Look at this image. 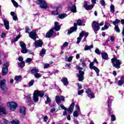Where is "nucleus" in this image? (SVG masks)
<instances>
[{"label": "nucleus", "instance_id": "obj_1", "mask_svg": "<svg viewBox=\"0 0 124 124\" xmlns=\"http://www.w3.org/2000/svg\"><path fill=\"white\" fill-rule=\"evenodd\" d=\"M0 88L4 95H7V91L8 87L6 85V80L5 79H1L0 81Z\"/></svg>", "mask_w": 124, "mask_h": 124}, {"label": "nucleus", "instance_id": "obj_2", "mask_svg": "<svg viewBox=\"0 0 124 124\" xmlns=\"http://www.w3.org/2000/svg\"><path fill=\"white\" fill-rule=\"evenodd\" d=\"M44 95V92H43V91H38V90H35L33 93V99L34 102H37L38 101V96L42 97Z\"/></svg>", "mask_w": 124, "mask_h": 124}, {"label": "nucleus", "instance_id": "obj_3", "mask_svg": "<svg viewBox=\"0 0 124 124\" xmlns=\"http://www.w3.org/2000/svg\"><path fill=\"white\" fill-rule=\"evenodd\" d=\"M111 62L113 67L117 69L121 67V64H122V61L121 60H118L116 58H113L111 59Z\"/></svg>", "mask_w": 124, "mask_h": 124}, {"label": "nucleus", "instance_id": "obj_4", "mask_svg": "<svg viewBox=\"0 0 124 124\" xmlns=\"http://www.w3.org/2000/svg\"><path fill=\"white\" fill-rule=\"evenodd\" d=\"M76 67L77 69L79 70V75L78 76V81H79L80 82H82V81L84 80V75L85 74V73L84 72V71H82V70H83V68L79 67V65H77Z\"/></svg>", "mask_w": 124, "mask_h": 124}, {"label": "nucleus", "instance_id": "obj_5", "mask_svg": "<svg viewBox=\"0 0 124 124\" xmlns=\"http://www.w3.org/2000/svg\"><path fill=\"white\" fill-rule=\"evenodd\" d=\"M36 2L37 4H40V8L43 9H47L48 8V5L44 0H37Z\"/></svg>", "mask_w": 124, "mask_h": 124}, {"label": "nucleus", "instance_id": "obj_6", "mask_svg": "<svg viewBox=\"0 0 124 124\" xmlns=\"http://www.w3.org/2000/svg\"><path fill=\"white\" fill-rule=\"evenodd\" d=\"M7 105L11 111H15L18 107V104L15 102H9L7 103Z\"/></svg>", "mask_w": 124, "mask_h": 124}, {"label": "nucleus", "instance_id": "obj_7", "mask_svg": "<svg viewBox=\"0 0 124 124\" xmlns=\"http://www.w3.org/2000/svg\"><path fill=\"white\" fill-rule=\"evenodd\" d=\"M8 66H9V62H6L3 65L2 68V75L5 76L8 73Z\"/></svg>", "mask_w": 124, "mask_h": 124}, {"label": "nucleus", "instance_id": "obj_8", "mask_svg": "<svg viewBox=\"0 0 124 124\" xmlns=\"http://www.w3.org/2000/svg\"><path fill=\"white\" fill-rule=\"evenodd\" d=\"M92 29L94 31L95 33H97V31L100 30L99 27V23L98 22L94 21L92 22Z\"/></svg>", "mask_w": 124, "mask_h": 124}, {"label": "nucleus", "instance_id": "obj_9", "mask_svg": "<svg viewBox=\"0 0 124 124\" xmlns=\"http://www.w3.org/2000/svg\"><path fill=\"white\" fill-rule=\"evenodd\" d=\"M86 93L87 94L88 97L90 98H94V93L92 92V90L90 88L86 89Z\"/></svg>", "mask_w": 124, "mask_h": 124}, {"label": "nucleus", "instance_id": "obj_10", "mask_svg": "<svg viewBox=\"0 0 124 124\" xmlns=\"http://www.w3.org/2000/svg\"><path fill=\"white\" fill-rule=\"evenodd\" d=\"M94 5H88V2L85 1L84 4L83 5V7H84L85 9L86 10H91L93 8Z\"/></svg>", "mask_w": 124, "mask_h": 124}, {"label": "nucleus", "instance_id": "obj_11", "mask_svg": "<svg viewBox=\"0 0 124 124\" xmlns=\"http://www.w3.org/2000/svg\"><path fill=\"white\" fill-rule=\"evenodd\" d=\"M34 46L35 48H38V47H42V45H43V43L40 40L35 41L33 43Z\"/></svg>", "mask_w": 124, "mask_h": 124}, {"label": "nucleus", "instance_id": "obj_12", "mask_svg": "<svg viewBox=\"0 0 124 124\" xmlns=\"http://www.w3.org/2000/svg\"><path fill=\"white\" fill-rule=\"evenodd\" d=\"M74 27H71L70 30L68 31V34H71L72 32H74V31H76L77 30V24L74 23Z\"/></svg>", "mask_w": 124, "mask_h": 124}, {"label": "nucleus", "instance_id": "obj_13", "mask_svg": "<svg viewBox=\"0 0 124 124\" xmlns=\"http://www.w3.org/2000/svg\"><path fill=\"white\" fill-rule=\"evenodd\" d=\"M56 102L58 105L61 104L62 103V101L61 100H62V101H64V97L63 96H56Z\"/></svg>", "mask_w": 124, "mask_h": 124}, {"label": "nucleus", "instance_id": "obj_14", "mask_svg": "<svg viewBox=\"0 0 124 124\" xmlns=\"http://www.w3.org/2000/svg\"><path fill=\"white\" fill-rule=\"evenodd\" d=\"M29 36L33 40H36V32L32 31L29 34Z\"/></svg>", "mask_w": 124, "mask_h": 124}, {"label": "nucleus", "instance_id": "obj_15", "mask_svg": "<svg viewBox=\"0 0 124 124\" xmlns=\"http://www.w3.org/2000/svg\"><path fill=\"white\" fill-rule=\"evenodd\" d=\"M54 33V29H50L46 34V37L49 38L53 35Z\"/></svg>", "mask_w": 124, "mask_h": 124}, {"label": "nucleus", "instance_id": "obj_16", "mask_svg": "<svg viewBox=\"0 0 124 124\" xmlns=\"http://www.w3.org/2000/svg\"><path fill=\"white\" fill-rule=\"evenodd\" d=\"M74 106H75V103H72L71 104L69 108L67 109V111L69 114H71V113L73 112V110L74 109Z\"/></svg>", "mask_w": 124, "mask_h": 124}, {"label": "nucleus", "instance_id": "obj_17", "mask_svg": "<svg viewBox=\"0 0 124 124\" xmlns=\"http://www.w3.org/2000/svg\"><path fill=\"white\" fill-rule=\"evenodd\" d=\"M19 113L22 116L26 115V108L24 107H21L19 108Z\"/></svg>", "mask_w": 124, "mask_h": 124}, {"label": "nucleus", "instance_id": "obj_18", "mask_svg": "<svg viewBox=\"0 0 124 124\" xmlns=\"http://www.w3.org/2000/svg\"><path fill=\"white\" fill-rule=\"evenodd\" d=\"M124 83V77H122L120 78V80H119L117 82L118 85L120 87H122Z\"/></svg>", "mask_w": 124, "mask_h": 124}, {"label": "nucleus", "instance_id": "obj_19", "mask_svg": "<svg viewBox=\"0 0 124 124\" xmlns=\"http://www.w3.org/2000/svg\"><path fill=\"white\" fill-rule=\"evenodd\" d=\"M11 15L13 17V20L14 21H18V17H17V15L15 14L14 12H11Z\"/></svg>", "mask_w": 124, "mask_h": 124}, {"label": "nucleus", "instance_id": "obj_20", "mask_svg": "<svg viewBox=\"0 0 124 124\" xmlns=\"http://www.w3.org/2000/svg\"><path fill=\"white\" fill-rule=\"evenodd\" d=\"M62 81L64 85V86H67L68 85V80H67V78H63Z\"/></svg>", "mask_w": 124, "mask_h": 124}, {"label": "nucleus", "instance_id": "obj_21", "mask_svg": "<svg viewBox=\"0 0 124 124\" xmlns=\"http://www.w3.org/2000/svg\"><path fill=\"white\" fill-rule=\"evenodd\" d=\"M101 55L103 60H107L108 59V54L106 52L101 53Z\"/></svg>", "mask_w": 124, "mask_h": 124}, {"label": "nucleus", "instance_id": "obj_22", "mask_svg": "<svg viewBox=\"0 0 124 124\" xmlns=\"http://www.w3.org/2000/svg\"><path fill=\"white\" fill-rule=\"evenodd\" d=\"M31 72L32 74H34H34H36V73L39 72V70L38 68L34 67L31 70Z\"/></svg>", "mask_w": 124, "mask_h": 124}, {"label": "nucleus", "instance_id": "obj_23", "mask_svg": "<svg viewBox=\"0 0 124 124\" xmlns=\"http://www.w3.org/2000/svg\"><path fill=\"white\" fill-rule=\"evenodd\" d=\"M55 31H60L61 29V27H60V26L59 25V22H55V27H54Z\"/></svg>", "mask_w": 124, "mask_h": 124}, {"label": "nucleus", "instance_id": "obj_24", "mask_svg": "<svg viewBox=\"0 0 124 124\" xmlns=\"http://www.w3.org/2000/svg\"><path fill=\"white\" fill-rule=\"evenodd\" d=\"M83 33H80L79 34V37H78L77 38V43L78 44H79V43L80 42L81 40H82V38H83Z\"/></svg>", "mask_w": 124, "mask_h": 124}, {"label": "nucleus", "instance_id": "obj_25", "mask_svg": "<svg viewBox=\"0 0 124 124\" xmlns=\"http://www.w3.org/2000/svg\"><path fill=\"white\" fill-rule=\"evenodd\" d=\"M4 22V25L6 28V30H9V22L6 21V20H3Z\"/></svg>", "mask_w": 124, "mask_h": 124}, {"label": "nucleus", "instance_id": "obj_26", "mask_svg": "<svg viewBox=\"0 0 124 124\" xmlns=\"http://www.w3.org/2000/svg\"><path fill=\"white\" fill-rule=\"evenodd\" d=\"M89 66L90 69H93V70H96L97 68V67H96L95 66H93V62H90L89 64Z\"/></svg>", "mask_w": 124, "mask_h": 124}, {"label": "nucleus", "instance_id": "obj_27", "mask_svg": "<svg viewBox=\"0 0 124 124\" xmlns=\"http://www.w3.org/2000/svg\"><path fill=\"white\" fill-rule=\"evenodd\" d=\"M67 16V15H66V14H61L58 16V18H59V19H64Z\"/></svg>", "mask_w": 124, "mask_h": 124}, {"label": "nucleus", "instance_id": "obj_28", "mask_svg": "<svg viewBox=\"0 0 124 124\" xmlns=\"http://www.w3.org/2000/svg\"><path fill=\"white\" fill-rule=\"evenodd\" d=\"M77 8H76V5H74L73 6H72V7L71 8V11H72V12H73L74 13H76V12H77Z\"/></svg>", "mask_w": 124, "mask_h": 124}, {"label": "nucleus", "instance_id": "obj_29", "mask_svg": "<svg viewBox=\"0 0 124 124\" xmlns=\"http://www.w3.org/2000/svg\"><path fill=\"white\" fill-rule=\"evenodd\" d=\"M80 62H81V65L82 67H84V66L87 65V64H86V60L84 59H81Z\"/></svg>", "mask_w": 124, "mask_h": 124}, {"label": "nucleus", "instance_id": "obj_30", "mask_svg": "<svg viewBox=\"0 0 124 124\" xmlns=\"http://www.w3.org/2000/svg\"><path fill=\"white\" fill-rule=\"evenodd\" d=\"M46 53V50H45V49H43L41 53H40V56L41 57H44Z\"/></svg>", "mask_w": 124, "mask_h": 124}, {"label": "nucleus", "instance_id": "obj_31", "mask_svg": "<svg viewBox=\"0 0 124 124\" xmlns=\"http://www.w3.org/2000/svg\"><path fill=\"white\" fill-rule=\"evenodd\" d=\"M110 12H111L112 13H114V12H115V6H114V5H110Z\"/></svg>", "mask_w": 124, "mask_h": 124}, {"label": "nucleus", "instance_id": "obj_32", "mask_svg": "<svg viewBox=\"0 0 124 124\" xmlns=\"http://www.w3.org/2000/svg\"><path fill=\"white\" fill-rule=\"evenodd\" d=\"M34 76L35 78H40L41 77H42V75L41 74L37 73L34 75Z\"/></svg>", "mask_w": 124, "mask_h": 124}, {"label": "nucleus", "instance_id": "obj_33", "mask_svg": "<svg viewBox=\"0 0 124 124\" xmlns=\"http://www.w3.org/2000/svg\"><path fill=\"white\" fill-rule=\"evenodd\" d=\"M29 50H27V47H24L21 50V53H22V54H27Z\"/></svg>", "mask_w": 124, "mask_h": 124}, {"label": "nucleus", "instance_id": "obj_34", "mask_svg": "<svg viewBox=\"0 0 124 124\" xmlns=\"http://www.w3.org/2000/svg\"><path fill=\"white\" fill-rule=\"evenodd\" d=\"M11 124H19L20 122L18 121V120L15 119L11 122Z\"/></svg>", "mask_w": 124, "mask_h": 124}, {"label": "nucleus", "instance_id": "obj_35", "mask_svg": "<svg viewBox=\"0 0 124 124\" xmlns=\"http://www.w3.org/2000/svg\"><path fill=\"white\" fill-rule=\"evenodd\" d=\"M80 111H78L77 110H76L74 112V113H73V116L75 117H78V116H79V113Z\"/></svg>", "mask_w": 124, "mask_h": 124}, {"label": "nucleus", "instance_id": "obj_36", "mask_svg": "<svg viewBox=\"0 0 124 124\" xmlns=\"http://www.w3.org/2000/svg\"><path fill=\"white\" fill-rule=\"evenodd\" d=\"M20 47L23 49V48H26L27 46H26V44L23 42H20Z\"/></svg>", "mask_w": 124, "mask_h": 124}, {"label": "nucleus", "instance_id": "obj_37", "mask_svg": "<svg viewBox=\"0 0 124 124\" xmlns=\"http://www.w3.org/2000/svg\"><path fill=\"white\" fill-rule=\"evenodd\" d=\"M12 2H13L14 6H15V7H18V6H19V5L18 4V3H17V2H16V1H15V0H11Z\"/></svg>", "mask_w": 124, "mask_h": 124}, {"label": "nucleus", "instance_id": "obj_38", "mask_svg": "<svg viewBox=\"0 0 124 124\" xmlns=\"http://www.w3.org/2000/svg\"><path fill=\"white\" fill-rule=\"evenodd\" d=\"M121 22V20L116 19L114 21H113L112 23L114 25V26H116L117 24H119Z\"/></svg>", "mask_w": 124, "mask_h": 124}, {"label": "nucleus", "instance_id": "obj_39", "mask_svg": "<svg viewBox=\"0 0 124 124\" xmlns=\"http://www.w3.org/2000/svg\"><path fill=\"white\" fill-rule=\"evenodd\" d=\"M93 48V46H87L85 47L84 50L85 51H87L88 50H90V49H92Z\"/></svg>", "mask_w": 124, "mask_h": 124}, {"label": "nucleus", "instance_id": "obj_40", "mask_svg": "<svg viewBox=\"0 0 124 124\" xmlns=\"http://www.w3.org/2000/svg\"><path fill=\"white\" fill-rule=\"evenodd\" d=\"M25 98H26L27 101L29 102V103H31V96H27L25 97Z\"/></svg>", "mask_w": 124, "mask_h": 124}, {"label": "nucleus", "instance_id": "obj_41", "mask_svg": "<svg viewBox=\"0 0 124 124\" xmlns=\"http://www.w3.org/2000/svg\"><path fill=\"white\" fill-rule=\"evenodd\" d=\"M114 30H115V31H116V32L119 33L120 31V28H119V26H118L117 25H115Z\"/></svg>", "mask_w": 124, "mask_h": 124}, {"label": "nucleus", "instance_id": "obj_42", "mask_svg": "<svg viewBox=\"0 0 124 124\" xmlns=\"http://www.w3.org/2000/svg\"><path fill=\"white\" fill-rule=\"evenodd\" d=\"M52 15H58V8H56V11H52L51 12Z\"/></svg>", "mask_w": 124, "mask_h": 124}, {"label": "nucleus", "instance_id": "obj_43", "mask_svg": "<svg viewBox=\"0 0 124 124\" xmlns=\"http://www.w3.org/2000/svg\"><path fill=\"white\" fill-rule=\"evenodd\" d=\"M18 66L19 67H24V66H25V61H23L22 62L19 63L18 64Z\"/></svg>", "mask_w": 124, "mask_h": 124}, {"label": "nucleus", "instance_id": "obj_44", "mask_svg": "<svg viewBox=\"0 0 124 124\" xmlns=\"http://www.w3.org/2000/svg\"><path fill=\"white\" fill-rule=\"evenodd\" d=\"M22 78V77L21 76H17L15 77V80L16 81H20V79Z\"/></svg>", "mask_w": 124, "mask_h": 124}, {"label": "nucleus", "instance_id": "obj_45", "mask_svg": "<svg viewBox=\"0 0 124 124\" xmlns=\"http://www.w3.org/2000/svg\"><path fill=\"white\" fill-rule=\"evenodd\" d=\"M68 46V43H67V42L64 43L62 46V50H63V49H64V47H66V46Z\"/></svg>", "mask_w": 124, "mask_h": 124}, {"label": "nucleus", "instance_id": "obj_46", "mask_svg": "<svg viewBox=\"0 0 124 124\" xmlns=\"http://www.w3.org/2000/svg\"><path fill=\"white\" fill-rule=\"evenodd\" d=\"M51 102V99L49 97H46V104H49Z\"/></svg>", "mask_w": 124, "mask_h": 124}, {"label": "nucleus", "instance_id": "obj_47", "mask_svg": "<svg viewBox=\"0 0 124 124\" xmlns=\"http://www.w3.org/2000/svg\"><path fill=\"white\" fill-rule=\"evenodd\" d=\"M32 61V59L31 58H27L25 60L26 62H27V63H29V62H31Z\"/></svg>", "mask_w": 124, "mask_h": 124}, {"label": "nucleus", "instance_id": "obj_48", "mask_svg": "<svg viewBox=\"0 0 124 124\" xmlns=\"http://www.w3.org/2000/svg\"><path fill=\"white\" fill-rule=\"evenodd\" d=\"M43 119L45 123H47V121H48V116L46 115L43 118Z\"/></svg>", "mask_w": 124, "mask_h": 124}, {"label": "nucleus", "instance_id": "obj_49", "mask_svg": "<svg viewBox=\"0 0 124 124\" xmlns=\"http://www.w3.org/2000/svg\"><path fill=\"white\" fill-rule=\"evenodd\" d=\"M25 30H26L25 32H26L27 33L30 34L31 33L30 32V31H31V30L29 27H26Z\"/></svg>", "mask_w": 124, "mask_h": 124}, {"label": "nucleus", "instance_id": "obj_50", "mask_svg": "<svg viewBox=\"0 0 124 124\" xmlns=\"http://www.w3.org/2000/svg\"><path fill=\"white\" fill-rule=\"evenodd\" d=\"M34 83V80H31L29 84V87H31V86H33V83Z\"/></svg>", "mask_w": 124, "mask_h": 124}, {"label": "nucleus", "instance_id": "obj_51", "mask_svg": "<svg viewBox=\"0 0 124 124\" xmlns=\"http://www.w3.org/2000/svg\"><path fill=\"white\" fill-rule=\"evenodd\" d=\"M82 93H84V90H81L78 91V95H81V94H82Z\"/></svg>", "mask_w": 124, "mask_h": 124}, {"label": "nucleus", "instance_id": "obj_52", "mask_svg": "<svg viewBox=\"0 0 124 124\" xmlns=\"http://www.w3.org/2000/svg\"><path fill=\"white\" fill-rule=\"evenodd\" d=\"M77 25H78V26H82V20H81V19H78L77 21Z\"/></svg>", "mask_w": 124, "mask_h": 124}, {"label": "nucleus", "instance_id": "obj_53", "mask_svg": "<svg viewBox=\"0 0 124 124\" xmlns=\"http://www.w3.org/2000/svg\"><path fill=\"white\" fill-rule=\"evenodd\" d=\"M83 33V36H84H84H85V37H87V36L88 35H89V33L84 32V31H82L81 32H80V33Z\"/></svg>", "mask_w": 124, "mask_h": 124}, {"label": "nucleus", "instance_id": "obj_54", "mask_svg": "<svg viewBox=\"0 0 124 124\" xmlns=\"http://www.w3.org/2000/svg\"><path fill=\"white\" fill-rule=\"evenodd\" d=\"M108 28L109 27H108L107 25H105L104 27L102 28V31H105V30H107V29H108Z\"/></svg>", "mask_w": 124, "mask_h": 124}, {"label": "nucleus", "instance_id": "obj_55", "mask_svg": "<svg viewBox=\"0 0 124 124\" xmlns=\"http://www.w3.org/2000/svg\"><path fill=\"white\" fill-rule=\"evenodd\" d=\"M73 59V56H70L68 59L67 60L66 62H71V61H72V59Z\"/></svg>", "mask_w": 124, "mask_h": 124}, {"label": "nucleus", "instance_id": "obj_56", "mask_svg": "<svg viewBox=\"0 0 124 124\" xmlns=\"http://www.w3.org/2000/svg\"><path fill=\"white\" fill-rule=\"evenodd\" d=\"M108 110H110V108H111V105L112 104V103L111 102V101H108Z\"/></svg>", "mask_w": 124, "mask_h": 124}, {"label": "nucleus", "instance_id": "obj_57", "mask_svg": "<svg viewBox=\"0 0 124 124\" xmlns=\"http://www.w3.org/2000/svg\"><path fill=\"white\" fill-rule=\"evenodd\" d=\"M111 120L112 122H114V121H116V117L115 116V115H112L111 116Z\"/></svg>", "mask_w": 124, "mask_h": 124}, {"label": "nucleus", "instance_id": "obj_58", "mask_svg": "<svg viewBox=\"0 0 124 124\" xmlns=\"http://www.w3.org/2000/svg\"><path fill=\"white\" fill-rule=\"evenodd\" d=\"M100 3L103 6H104L105 5V1L104 0H101L100 1Z\"/></svg>", "mask_w": 124, "mask_h": 124}, {"label": "nucleus", "instance_id": "obj_59", "mask_svg": "<svg viewBox=\"0 0 124 124\" xmlns=\"http://www.w3.org/2000/svg\"><path fill=\"white\" fill-rule=\"evenodd\" d=\"M95 53L97 54V55H100V51H99V49L96 48L95 50Z\"/></svg>", "mask_w": 124, "mask_h": 124}, {"label": "nucleus", "instance_id": "obj_60", "mask_svg": "<svg viewBox=\"0 0 124 124\" xmlns=\"http://www.w3.org/2000/svg\"><path fill=\"white\" fill-rule=\"evenodd\" d=\"M95 70V72L97 73V76H99V69L97 68Z\"/></svg>", "mask_w": 124, "mask_h": 124}, {"label": "nucleus", "instance_id": "obj_61", "mask_svg": "<svg viewBox=\"0 0 124 124\" xmlns=\"http://www.w3.org/2000/svg\"><path fill=\"white\" fill-rule=\"evenodd\" d=\"M20 37H21V36L20 35H18V36H17L14 39V41L15 42H16V41H18V39H19V38H20Z\"/></svg>", "mask_w": 124, "mask_h": 124}, {"label": "nucleus", "instance_id": "obj_62", "mask_svg": "<svg viewBox=\"0 0 124 124\" xmlns=\"http://www.w3.org/2000/svg\"><path fill=\"white\" fill-rule=\"evenodd\" d=\"M49 66H50V64L49 63H46L44 65V68L45 69L48 68V67H49Z\"/></svg>", "mask_w": 124, "mask_h": 124}, {"label": "nucleus", "instance_id": "obj_63", "mask_svg": "<svg viewBox=\"0 0 124 124\" xmlns=\"http://www.w3.org/2000/svg\"><path fill=\"white\" fill-rule=\"evenodd\" d=\"M76 108L77 109L76 111H78V112H80V107L79 106V105H76Z\"/></svg>", "mask_w": 124, "mask_h": 124}, {"label": "nucleus", "instance_id": "obj_64", "mask_svg": "<svg viewBox=\"0 0 124 124\" xmlns=\"http://www.w3.org/2000/svg\"><path fill=\"white\" fill-rule=\"evenodd\" d=\"M110 39L111 41H112V42H113V41H114V40H115V37H114L113 36H111L110 37Z\"/></svg>", "mask_w": 124, "mask_h": 124}]
</instances>
